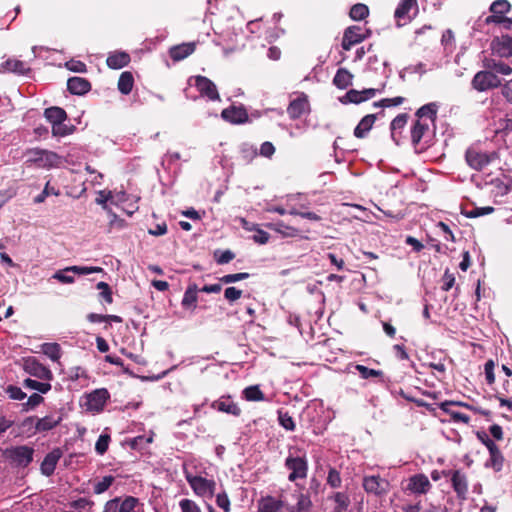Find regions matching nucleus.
<instances>
[{
	"instance_id": "nucleus-43",
	"label": "nucleus",
	"mask_w": 512,
	"mask_h": 512,
	"mask_svg": "<svg viewBox=\"0 0 512 512\" xmlns=\"http://www.w3.org/2000/svg\"><path fill=\"white\" fill-rule=\"evenodd\" d=\"M74 129V126H68L64 122H60V124L52 125V135L56 137H65L72 134Z\"/></svg>"
},
{
	"instance_id": "nucleus-37",
	"label": "nucleus",
	"mask_w": 512,
	"mask_h": 512,
	"mask_svg": "<svg viewBox=\"0 0 512 512\" xmlns=\"http://www.w3.org/2000/svg\"><path fill=\"white\" fill-rule=\"evenodd\" d=\"M490 453V459L487 463V466L492 467L495 471H500L503 466L504 457L500 451V449L497 447L493 449Z\"/></svg>"
},
{
	"instance_id": "nucleus-1",
	"label": "nucleus",
	"mask_w": 512,
	"mask_h": 512,
	"mask_svg": "<svg viewBox=\"0 0 512 512\" xmlns=\"http://www.w3.org/2000/svg\"><path fill=\"white\" fill-rule=\"evenodd\" d=\"M307 342L325 344L333 332L330 322H294Z\"/></svg>"
},
{
	"instance_id": "nucleus-57",
	"label": "nucleus",
	"mask_w": 512,
	"mask_h": 512,
	"mask_svg": "<svg viewBox=\"0 0 512 512\" xmlns=\"http://www.w3.org/2000/svg\"><path fill=\"white\" fill-rule=\"evenodd\" d=\"M6 393L13 400H23L26 397V393L23 392L21 388L14 385H9L6 388Z\"/></svg>"
},
{
	"instance_id": "nucleus-32",
	"label": "nucleus",
	"mask_w": 512,
	"mask_h": 512,
	"mask_svg": "<svg viewBox=\"0 0 512 512\" xmlns=\"http://www.w3.org/2000/svg\"><path fill=\"white\" fill-rule=\"evenodd\" d=\"M352 79L353 75L347 69L340 68L333 78V84L339 89H346L352 84Z\"/></svg>"
},
{
	"instance_id": "nucleus-29",
	"label": "nucleus",
	"mask_w": 512,
	"mask_h": 512,
	"mask_svg": "<svg viewBox=\"0 0 512 512\" xmlns=\"http://www.w3.org/2000/svg\"><path fill=\"white\" fill-rule=\"evenodd\" d=\"M134 86V77L130 71H124L120 74L117 88L119 92L123 95H128L131 93Z\"/></svg>"
},
{
	"instance_id": "nucleus-46",
	"label": "nucleus",
	"mask_w": 512,
	"mask_h": 512,
	"mask_svg": "<svg viewBox=\"0 0 512 512\" xmlns=\"http://www.w3.org/2000/svg\"><path fill=\"white\" fill-rule=\"evenodd\" d=\"M66 270H72L73 273L79 275H88L92 273H100L103 272L101 267H85V266H70L67 267Z\"/></svg>"
},
{
	"instance_id": "nucleus-21",
	"label": "nucleus",
	"mask_w": 512,
	"mask_h": 512,
	"mask_svg": "<svg viewBox=\"0 0 512 512\" xmlns=\"http://www.w3.org/2000/svg\"><path fill=\"white\" fill-rule=\"evenodd\" d=\"M195 49H196L195 42L182 43V44L175 45V46L171 47L169 50V55L172 60L181 61V60L187 58L188 56H190L191 54H193Z\"/></svg>"
},
{
	"instance_id": "nucleus-60",
	"label": "nucleus",
	"mask_w": 512,
	"mask_h": 512,
	"mask_svg": "<svg viewBox=\"0 0 512 512\" xmlns=\"http://www.w3.org/2000/svg\"><path fill=\"white\" fill-rule=\"evenodd\" d=\"M180 508L182 512H201L199 506L190 499H182L180 501Z\"/></svg>"
},
{
	"instance_id": "nucleus-15",
	"label": "nucleus",
	"mask_w": 512,
	"mask_h": 512,
	"mask_svg": "<svg viewBox=\"0 0 512 512\" xmlns=\"http://www.w3.org/2000/svg\"><path fill=\"white\" fill-rule=\"evenodd\" d=\"M363 488L367 493L382 495L387 493L389 482L379 476H367L363 479Z\"/></svg>"
},
{
	"instance_id": "nucleus-36",
	"label": "nucleus",
	"mask_w": 512,
	"mask_h": 512,
	"mask_svg": "<svg viewBox=\"0 0 512 512\" xmlns=\"http://www.w3.org/2000/svg\"><path fill=\"white\" fill-rule=\"evenodd\" d=\"M369 15V8L367 5L357 3L350 9L349 16L355 21H361Z\"/></svg>"
},
{
	"instance_id": "nucleus-42",
	"label": "nucleus",
	"mask_w": 512,
	"mask_h": 512,
	"mask_svg": "<svg viewBox=\"0 0 512 512\" xmlns=\"http://www.w3.org/2000/svg\"><path fill=\"white\" fill-rule=\"evenodd\" d=\"M404 100L405 98L401 96H397L394 98H384L381 99L380 101L374 102L373 106L381 108H390L403 104Z\"/></svg>"
},
{
	"instance_id": "nucleus-51",
	"label": "nucleus",
	"mask_w": 512,
	"mask_h": 512,
	"mask_svg": "<svg viewBox=\"0 0 512 512\" xmlns=\"http://www.w3.org/2000/svg\"><path fill=\"white\" fill-rule=\"evenodd\" d=\"M65 67L72 71V72H76V73H85L87 71V66L84 62L80 61V60H70V61H67L65 63Z\"/></svg>"
},
{
	"instance_id": "nucleus-22",
	"label": "nucleus",
	"mask_w": 512,
	"mask_h": 512,
	"mask_svg": "<svg viewBox=\"0 0 512 512\" xmlns=\"http://www.w3.org/2000/svg\"><path fill=\"white\" fill-rule=\"evenodd\" d=\"M131 61V57L124 51H113L109 53L106 64L111 69H121L126 67Z\"/></svg>"
},
{
	"instance_id": "nucleus-12",
	"label": "nucleus",
	"mask_w": 512,
	"mask_h": 512,
	"mask_svg": "<svg viewBox=\"0 0 512 512\" xmlns=\"http://www.w3.org/2000/svg\"><path fill=\"white\" fill-rule=\"evenodd\" d=\"M194 79L195 86L202 96L207 97L211 101L220 100V95L213 81L201 75L195 76Z\"/></svg>"
},
{
	"instance_id": "nucleus-20",
	"label": "nucleus",
	"mask_w": 512,
	"mask_h": 512,
	"mask_svg": "<svg viewBox=\"0 0 512 512\" xmlns=\"http://www.w3.org/2000/svg\"><path fill=\"white\" fill-rule=\"evenodd\" d=\"M67 90L73 95H84L91 90V83L82 77H71L67 81Z\"/></svg>"
},
{
	"instance_id": "nucleus-34",
	"label": "nucleus",
	"mask_w": 512,
	"mask_h": 512,
	"mask_svg": "<svg viewBox=\"0 0 512 512\" xmlns=\"http://www.w3.org/2000/svg\"><path fill=\"white\" fill-rule=\"evenodd\" d=\"M268 228L274 230L284 237H296L299 235L300 231L292 226L286 225L283 221H277L275 223H270L267 225Z\"/></svg>"
},
{
	"instance_id": "nucleus-6",
	"label": "nucleus",
	"mask_w": 512,
	"mask_h": 512,
	"mask_svg": "<svg viewBox=\"0 0 512 512\" xmlns=\"http://www.w3.org/2000/svg\"><path fill=\"white\" fill-rule=\"evenodd\" d=\"M496 158V153L481 152L475 148L467 149L465 159L474 170L481 171Z\"/></svg>"
},
{
	"instance_id": "nucleus-45",
	"label": "nucleus",
	"mask_w": 512,
	"mask_h": 512,
	"mask_svg": "<svg viewBox=\"0 0 512 512\" xmlns=\"http://www.w3.org/2000/svg\"><path fill=\"white\" fill-rule=\"evenodd\" d=\"M493 212H494V207H492V206L474 207L472 210L465 212V215L468 218H477L480 216L491 214Z\"/></svg>"
},
{
	"instance_id": "nucleus-23",
	"label": "nucleus",
	"mask_w": 512,
	"mask_h": 512,
	"mask_svg": "<svg viewBox=\"0 0 512 512\" xmlns=\"http://www.w3.org/2000/svg\"><path fill=\"white\" fill-rule=\"evenodd\" d=\"M62 421V416L59 415H47L43 418H36L35 423V431L36 432H46L50 431L56 426H58Z\"/></svg>"
},
{
	"instance_id": "nucleus-4",
	"label": "nucleus",
	"mask_w": 512,
	"mask_h": 512,
	"mask_svg": "<svg viewBox=\"0 0 512 512\" xmlns=\"http://www.w3.org/2000/svg\"><path fill=\"white\" fill-rule=\"evenodd\" d=\"M368 28L352 25L345 29L341 46L343 50L349 51L354 45L361 43L370 36Z\"/></svg>"
},
{
	"instance_id": "nucleus-28",
	"label": "nucleus",
	"mask_w": 512,
	"mask_h": 512,
	"mask_svg": "<svg viewBox=\"0 0 512 512\" xmlns=\"http://www.w3.org/2000/svg\"><path fill=\"white\" fill-rule=\"evenodd\" d=\"M212 407L214 409H217L218 411L225 412L234 416H239L241 413L240 408L237 406L236 403L231 401L229 397L226 399L222 398L220 400L215 401L212 404Z\"/></svg>"
},
{
	"instance_id": "nucleus-24",
	"label": "nucleus",
	"mask_w": 512,
	"mask_h": 512,
	"mask_svg": "<svg viewBox=\"0 0 512 512\" xmlns=\"http://www.w3.org/2000/svg\"><path fill=\"white\" fill-rule=\"evenodd\" d=\"M282 508L283 502L272 496L262 497L257 502L258 512H280Z\"/></svg>"
},
{
	"instance_id": "nucleus-9",
	"label": "nucleus",
	"mask_w": 512,
	"mask_h": 512,
	"mask_svg": "<svg viewBox=\"0 0 512 512\" xmlns=\"http://www.w3.org/2000/svg\"><path fill=\"white\" fill-rule=\"evenodd\" d=\"M310 112V104L307 95L304 93L291 100L287 107V114L290 119L296 120Z\"/></svg>"
},
{
	"instance_id": "nucleus-30",
	"label": "nucleus",
	"mask_w": 512,
	"mask_h": 512,
	"mask_svg": "<svg viewBox=\"0 0 512 512\" xmlns=\"http://www.w3.org/2000/svg\"><path fill=\"white\" fill-rule=\"evenodd\" d=\"M438 108L435 102L428 103L418 108V118L435 124Z\"/></svg>"
},
{
	"instance_id": "nucleus-54",
	"label": "nucleus",
	"mask_w": 512,
	"mask_h": 512,
	"mask_svg": "<svg viewBox=\"0 0 512 512\" xmlns=\"http://www.w3.org/2000/svg\"><path fill=\"white\" fill-rule=\"evenodd\" d=\"M51 194L58 196L59 195V191L56 190L54 187H50L49 182H47L45 187H44V189H43V191L34 198V202L35 203H42V202H44L46 197L48 195H51Z\"/></svg>"
},
{
	"instance_id": "nucleus-19",
	"label": "nucleus",
	"mask_w": 512,
	"mask_h": 512,
	"mask_svg": "<svg viewBox=\"0 0 512 512\" xmlns=\"http://www.w3.org/2000/svg\"><path fill=\"white\" fill-rule=\"evenodd\" d=\"M31 71L27 62L19 59H8L0 65V72H11L18 75H26Z\"/></svg>"
},
{
	"instance_id": "nucleus-33",
	"label": "nucleus",
	"mask_w": 512,
	"mask_h": 512,
	"mask_svg": "<svg viewBox=\"0 0 512 512\" xmlns=\"http://www.w3.org/2000/svg\"><path fill=\"white\" fill-rule=\"evenodd\" d=\"M485 67L490 69L493 73L502 74V75H511L512 74V66L508 63H505L501 60H488L485 63Z\"/></svg>"
},
{
	"instance_id": "nucleus-40",
	"label": "nucleus",
	"mask_w": 512,
	"mask_h": 512,
	"mask_svg": "<svg viewBox=\"0 0 512 512\" xmlns=\"http://www.w3.org/2000/svg\"><path fill=\"white\" fill-rule=\"evenodd\" d=\"M341 102L346 103H353V104H360L364 102V95L362 94V91H358L355 89L349 90L343 98H341Z\"/></svg>"
},
{
	"instance_id": "nucleus-62",
	"label": "nucleus",
	"mask_w": 512,
	"mask_h": 512,
	"mask_svg": "<svg viewBox=\"0 0 512 512\" xmlns=\"http://www.w3.org/2000/svg\"><path fill=\"white\" fill-rule=\"evenodd\" d=\"M242 296V290L236 287H228L224 291V297L226 300L233 302L238 300Z\"/></svg>"
},
{
	"instance_id": "nucleus-47",
	"label": "nucleus",
	"mask_w": 512,
	"mask_h": 512,
	"mask_svg": "<svg viewBox=\"0 0 512 512\" xmlns=\"http://www.w3.org/2000/svg\"><path fill=\"white\" fill-rule=\"evenodd\" d=\"M43 401L44 398L40 394L33 393L28 397L27 402L22 404L23 410L29 411L30 409H33L40 405Z\"/></svg>"
},
{
	"instance_id": "nucleus-18",
	"label": "nucleus",
	"mask_w": 512,
	"mask_h": 512,
	"mask_svg": "<svg viewBox=\"0 0 512 512\" xmlns=\"http://www.w3.org/2000/svg\"><path fill=\"white\" fill-rule=\"evenodd\" d=\"M62 450L60 448H55L51 452H49L43 459L40 470L41 473L47 477L51 476L56 468V465L60 458L62 457Z\"/></svg>"
},
{
	"instance_id": "nucleus-11",
	"label": "nucleus",
	"mask_w": 512,
	"mask_h": 512,
	"mask_svg": "<svg viewBox=\"0 0 512 512\" xmlns=\"http://www.w3.org/2000/svg\"><path fill=\"white\" fill-rule=\"evenodd\" d=\"M23 368L28 374L39 379L49 381L53 377L52 372L33 357L24 359Z\"/></svg>"
},
{
	"instance_id": "nucleus-35",
	"label": "nucleus",
	"mask_w": 512,
	"mask_h": 512,
	"mask_svg": "<svg viewBox=\"0 0 512 512\" xmlns=\"http://www.w3.org/2000/svg\"><path fill=\"white\" fill-rule=\"evenodd\" d=\"M41 350L52 361H58L61 358V347L58 343H44L41 345Z\"/></svg>"
},
{
	"instance_id": "nucleus-50",
	"label": "nucleus",
	"mask_w": 512,
	"mask_h": 512,
	"mask_svg": "<svg viewBox=\"0 0 512 512\" xmlns=\"http://www.w3.org/2000/svg\"><path fill=\"white\" fill-rule=\"evenodd\" d=\"M137 504V498L133 496H127L119 505V512H132Z\"/></svg>"
},
{
	"instance_id": "nucleus-64",
	"label": "nucleus",
	"mask_w": 512,
	"mask_h": 512,
	"mask_svg": "<svg viewBox=\"0 0 512 512\" xmlns=\"http://www.w3.org/2000/svg\"><path fill=\"white\" fill-rule=\"evenodd\" d=\"M501 95L510 104H512V80L503 83Z\"/></svg>"
},
{
	"instance_id": "nucleus-14",
	"label": "nucleus",
	"mask_w": 512,
	"mask_h": 512,
	"mask_svg": "<svg viewBox=\"0 0 512 512\" xmlns=\"http://www.w3.org/2000/svg\"><path fill=\"white\" fill-rule=\"evenodd\" d=\"M416 5V0H401L395 9L394 18L398 27L407 25L412 21L410 11Z\"/></svg>"
},
{
	"instance_id": "nucleus-53",
	"label": "nucleus",
	"mask_w": 512,
	"mask_h": 512,
	"mask_svg": "<svg viewBox=\"0 0 512 512\" xmlns=\"http://www.w3.org/2000/svg\"><path fill=\"white\" fill-rule=\"evenodd\" d=\"M249 277V273L241 272L235 274H227L220 278V281L225 284L235 283Z\"/></svg>"
},
{
	"instance_id": "nucleus-17",
	"label": "nucleus",
	"mask_w": 512,
	"mask_h": 512,
	"mask_svg": "<svg viewBox=\"0 0 512 512\" xmlns=\"http://www.w3.org/2000/svg\"><path fill=\"white\" fill-rule=\"evenodd\" d=\"M452 487L460 500L467 499L468 493V480L467 476L459 470L452 472L451 476Z\"/></svg>"
},
{
	"instance_id": "nucleus-48",
	"label": "nucleus",
	"mask_w": 512,
	"mask_h": 512,
	"mask_svg": "<svg viewBox=\"0 0 512 512\" xmlns=\"http://www.w3.org/2000/svg\"><path fill=\"white\" fill-rule=\"evenodd\" d=\"M109 442H110V436L108 434L100 435L95 444L96 452L99 455H103L108 450Z\"/></svg>"
},
{
	"instance_id": "nucleus-5",
	"label": "nucleus",
	"mask_w": 512,
	"mask_h": 512,
	"mask_svg": "<svg viewBox=\"0 0 512 512\" xmlns=\"http://www.w3.org/2000/svg\"><path fill=\"white\" fill-rule=\"evenodd\" d=\"M27 162L35 163L41 168H51L59 164L60 157L51 151L33 149L28 152Z\"/></svg>"
},
{
	"instance_id": "nucleus-10",
	"label": "nucleus",
	"mask_w": 512,
	"mask_h": 512,
	"mask_svg": "<svg viewBox=\"0 0 512 512\" xmlns=\"http://www.w3.org/2000/svg\"><path fill=\"white\" fill-rule=\"evenodd\" d=\"M221 117L226 122L234 125H240L249 121V115L244 106L231 105L221 112Z\"/></svg>"
},
{
	"instance_id": "nucleus-52",
	"label": "nucleus",
	"mask_w": 512,
	"mask_h": 512,
	"mask_svg": "<svg viewBox=\"0 0 512 512\" xmlns=\"http://www.w3.org/2000/svg\"><path fill=\"white\" fill-rule=\"evenodd\" d=\"M278 419L280 425L286 430L293 431L295 429L293 418L288 413L279 412Z\"/></svg>"
},
{
	"instance_id": "nucleus-26",
	"label": "nucleus",
	"mask_w": 512,
	"mask_h": 512,
	"mask_svg": "<svg viewBox=\"0 0 512 512\" xmlns=\"http://www.w3.org/2000/svg\"><path fill=\"white\" fill-rule=\"evenodd\" d=\"M376 121L375 114H368L364 116L358 125L354 129V136L356 138L362 139L367 136V133L372 129L374 123Z\"/></svg>"
},
{
	"instance_id": "nucleus-16",
	"label": "nucleus",
	"mask_w": 512,
	"mask_h": 512,
	"mask_svg": "<svg viewBox=\"0 0 512 512\" xmlns=\"http://www.w3.org/2000/svg\"><path fill=\"white\" fill-rule=\"evenodd\" d=\"M110 398V394L107 389L101 388L92 391L87 397L88 410L100 412L103 410L104 405Z\"/></svg>"
},
{
	"instance_id": "nucleus-61",
	"label": "nucleus",
	"mask_w": 512,
	"mask_h": 512,
	"mask_svg": "<svg viewBox=\"0 0 512 512\" xmlns=\"http://www.w3.org/2000/svg\"><path fill=\"white\" fill-rule=\"evenodd\" d=\"M311 506V500L308 496L300 494L296 504L297 512H308Z\"/></svg>"
},
{
	"instance_id": "nucleus-39",
	"label": "nucleus",
	"mask_w": 512,
	"mask_h": 512,
	"mask_svg": "<svg viewBox=\"0 0 512 512\" xmlns=\"http://www.w3.org/2000/svg\"><path fill=\"white\" fill-rule=\"evenodd\" d=\"M24 386L29 389L37 390L40 393H47L51 389V384L48 382H39L30 378L24 380Z\"/></svg>"
},
{
	"instance_id": "nucleus-38",
	"label": "nucleus",
	"mask_w": 512,
	"mask_h": 512,
	"mask_svg": "<svg viewBox=\"0 0 512 512\" xmlns=\"http://www.w3.org/2000/svg\"><path fill=\"white\" fill-rule=\"evenodd\" d=\"M511 10V4L507 0H496L490 6V12L504 16Z\"/></svg>"
},
{
	"instance_id": "nucleus-8",
	"label": "nucleus",
	"mask_w": 512,
	"mask_h": 512,
	"mask_svg": "<svg viewBox=\"0 0 512 512\" xmlns=\"http://www.w3.org/2000/svg\"><path fill=\"white\" fill-rule=\"evenodd\" d=\"M285 466L291 471L288 476L289 481L303 479L307 476L308 463L304 457L288 456L285 460Z\"/></svg>"
},
{
	"instance_id": "nucleus-41",
	"label": "nucleus",
	"mask_w": 512,
	"mask_h": 512,
	"mask_svg": "<svg viewBox=\"0 0 512 512\" xmlns=\"http://www.w3.org/2000/svg\"><path fill=\"white\" fill-rule=\"evenodd\" d=\"M244 396L248 401H261L264 399V394L257 385L245 388Z\"/></svg>"
},
{
	"instance_id": "nucleus-7",
	"label": "nucleus",
	"mask_w": 512,
	"mask_h": 512,
	"mask_svg": "<svg viewBox=\"0 0 512 512\" xmlns=\"http://www.w3.org/2000/svg\"><path fill=\"white\" fill-rule=\"evenodd\" d=\"M186 480L198 496H213L216 487L214 480H209L202 476H192L190 474L186 475Z\"/></svg>"
},
{
	"instance_id": "nucleus-27",
	"label": "nucleus",
	"mask_w": 512,
	"mask_h": 512,
	"mask_svg": "<svg viewBox=\"0 0 512 512\" xmlns=\"http://www.w3.org/2000/svg\"><path fill=\"white\" fill-rule=\"evenodd\" d=\"M44 117L52 125L65 122L68 118L66 111L63 108L57 106L46 108L44 110Z\"/></svg>"
},
{
	"instance_id": "nucleus-49",
	"label": "nucleus",
	"mask_w": 512,
	"mask_h": 512,
	"mask_svg": "<svg viewBox=\"0 0 512 512\" xmlns=\"http://www.w3.org/2000/svg\"><path fill=\"white\" fill-rule=\"evenodd\" d=\"M113 482H114V477L113 476L109 475V476L103 477V479L101 481H99L94 486V492L96 494L104 493L112 485Z\"/></svg>"
},
{
	"instance_id": "nucleus-63",
	"label": "nucleus",
	"mask_w": 512,
	"mask_h": 512,
	"mask_svg": "<svg viewBox=\"0 0 512 512\" xmlns=\"http://www.w3.org/2000/svg\"><path fill=\"white\" fill-rule=\"evenodd\" d=\"M216 503L217 505L224 510V512L230 511V500L228 498V495L223 492L219 493L216 497Z\"/></svg>"
},
{
	"instance_id": "nucleus-55",
	"label": "nucleus",
	"mask_w": 512,
	"mask_h": 512,
	"mask_svg": "<svg viewBox=\"0 0 512 512\" xmlns=\"http://www.w3.org/2000/svg\"><path fill=\"white\" fill-rule=\"evenodd\" d=\"M356 369L363 379H368L370 377H378L382 375V372L380 370L370 369L364 365H357Z\"/></svg>"
},
{
	"instance_id": "nucleus-56",
	"label": "nucleus",
	"mask_w": 512,
	"mask_h": 512,
	"mask_svg": "<svg viewBox=\"0 0 512 512\" xmlns=\"http://www.w3.org/2000/svg\"><path fill=\"white\" fill-rule=\"evenodd\" d=\"M69 272H72V270H66V268L63 270H59L53 275V278L61 283L71 284L74 282V277L68 275Z\"/></svg>"
},
{
	"instance_id": "nucleus-3",
	"label": "nucleus",
	"mask_w": 512,
	"mask_h": 512,
	"mask_svg": "<svg viewBox=\"0 0 512 512\" xmlns=\"http://www.w3.org/2000/svg\"><path fill=\"white\" fill-rule=\"evenodd\" d=\"M33 454L34 449L26 445L7 448L4 451L6 459L19 467H27L33 461Z\"/></svg>"
},
{
	"instance_id": "nucleus-25",
	"label": "nucleus",
	"mask_w": 512,
	"mask_h": 512,
	"mask_svg": "<svg viewBox=\"0 0 512 512\" xmlns=\"http://www.w3.org/2000/svg\"><path fill=\"white\" fill-rule=\"evenodd\" d=\"M408 119L409 115L407 113H401L397 115L391 122V137L397 145L400 143L401 130L406 126Z\"/></svg>"
},
{
	"instance_id": "nucleus-13",
	"label": "nucleus",
	"mask_w": 512,
	"mask_h": 512,
	"mask_svg": "<svg viewBox=\"0 0 512 512\" xmlns=\"http://www.w3.org/2000/svg\"><path fill=\"white\" fill-rule=\"evenodd\" d=\"M491 50L493 55L499 57H511L512 56V36L502 35L495 37L491 42Z\"/></svg>"
},
{
	"instance_id": "nucleus-31",
	"label": "nucleus",
	"mask_w": 512,
	"mask_h": 512,
	"mask_svg": "<svg viewBox=\"0 0 512 512\" xmlns=\"http://www.w3.org/2000/svg\"><path fill=\"white\" fill-rule=\"evenodd\" d=\"M198 287L196 284H190L185 293H184V296H183V299H182V306L185 308V309H194L196 307V303H197V294H198Z\"/></svg>"
},
{
	"instance_id": "nucleus-44",
	"label": "nucleus",
	"mask_w": 512,
	"mask_h": 512,
	"mask_svg": "<svg viewBox=\"0 0 512 512\" xmlns=\"http://www.w3.org/2000/svg\"><path fill=\"white\" fill-rule=\"evenodd\" d=\"M334 501L336 503L335 512L346 511L350 504L349 497L346 494L341 493V492H338L335 494Z\"/></svg>"
},
{
	"instance_id": "nucleus-58",
	"label": "nucleus",
	"mask_w": 512,
	"mask_h": 512,
	"mask_svg": "<svg viewBox=\"0 0 512 512\" xmlns=\"http://www.w3.org/2000/svg\"><path fill=\"white\" fill-rule=\"evenodd\" d=\"M327 483L333 488H337L341 485L340 474L335 468H331L329 470Z\"/></svg>"
},
{
	"instance_id": "nucleus-2",
	"label": "nucleus",
	"mask_w": 512,
	"mask_h": 512,
	"mask_svg": "<svg viewBox=\"0 0 512 512\" xmlns=\"http://www.w3.org/2000/svg\"><path fill=\"white\" fill-rule=\"evenodd\" d=\"M471 86L478 92H485L495 88L502 89L501 79L490 69L478 71L472 81Z\"/></svg>"
},
{
	"instance_id": "nucleus-59",
	"label": "nucleus",
	"mask_w": 512,
	"mask_h": 512,
	"mask_svg": "<svg viewBox=\"0 0 512 512\" xmlns=\"http://www.w3.org/2000/svg\"><path fill=\"white\" fill-rule=\"evenodd\" d=\"M455 284V276L447 269L442 277V290L449 291Z\"/></svg>"
}]
</instances>
